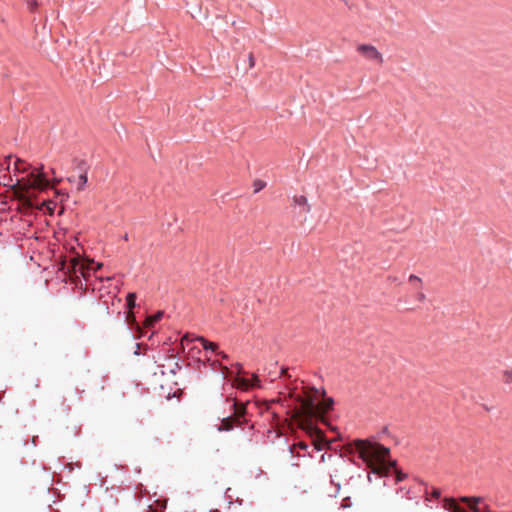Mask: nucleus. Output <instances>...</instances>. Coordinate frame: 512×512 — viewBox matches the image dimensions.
<instances>
[{"instance_id": "nucleus-6", "label": "nucleus", "mask_w": 512, "mask_h": 512, "mask_svg": "<svg viewBox=\"0 0 512 512\" xmlns=\"http://www.w3.org/2000/svg\"><path fill=\"white\" fill-rule=\"evenodd\" d=\"M93 263H94L93 260H86V261L80 262L77 259H73L71 261L72 268H73L74 272L79 271L84 278L87 277V272L88 271H90L92 269L93 270H98V269H100L102 267V264L98 263L97 266L95 268H93L92 267Z\"/></svg>"}, {"instance_id": "nucleus-20", "label": "nucleus", "mask_w": 512, "mask_h": 512, "mask_svg": "<svg viewBox=\"0 0 512 512\" xmlns=\"http://www.w3.org/2000/svg\"><path fill=\"white\" fill-rule=\"evenodd\" d=\"M126 320H127L128 324L133 325L136 323V318H135V315L132 312V310H129V312L127 313Z\"/></svg>"}, {"instance_id": "nucleus-13", "label": "nucleus", "mask_w": 512, "mask_h": 512, "mask_svg": "<svg viewBox=\"0 0 512 512\" xmlns=\"http://www.w3.org/2000/svg\"><path fill=\"white\" fill-rule=\"evenodd\" d=\"M294 203L298 206H304L306 208V212L310 211V205L308 204V200L305 196H295L293 199Z\"/></svg>"}, {"instance_id": "nucleus-4", "label": "nucleus", "mask_w": 512, "mask_h": 512, "mask_svg": "<svg viewBox=\"0 0 512 512\" xmlns=\"http://www.w3.org/2000/svg\"><path fill=\"white\" fill-rule=\"evenodd\" d=\"M232 406L233 414L222 419L218 427L219 431H230L234 427L241 426L247 422L245 418L247 413L246 404L234 401Z\"/></svg>"}, {"instance_id": "nucleus-23", "label": "nucleus", "mask_w": 512, "mask_h": 512, "mask_svg": "<svg viewBox=\"0 0 512 512\" xmlns=\"http://www.w3.org/2000/svg\"><path fill=\"white\" fill-rule=\"evenodd\" d=\"M28 5H29L30 10H34L37 6V3L35 0H33L31 2H28Z\"/></svg>"}, {"instance_id": "nucleus-14", "label": "nucleus", "mask_w": 512, "mask_h": 512, "mask_svg": "<svg viewBox=\"0 0 512 512\" xmlns=\"http://www.w3.org/2000/svg\"><path fill=\"white\" fill-rule=\"evenodd\" d=\"M502 380L505 384L512 383V369H506L502 373Z\"/></svg>"}, {"instance_id": "nucleus-7", "label": "nucleus", "mask_w": 512, "mask_h": 512, "mask_svg": "<svg viewBox=\"0 0 512 512\" xmlns=\"http://www.w3.org/2000/svg\"><path fill=\"white\" fill-rule=\"evenodd\" d=\"M317 408L319 409V415L317 419H320L324 422V415L332 410L334 405V400L332 398H324L321 402L317 403Z\"/></svg>"}, {"instance_id": "nucleus-27", "label": "nucleus", "mask_w": 512, "mask_h": 512, "mask_svg": "<svg viewBox=\"0 0 512 512\" xmlns=\"http://www.w3.org/2000/svg\"><path fill=\"white\" fill-rule=\"evenodd\" d=\"M403 479V476L397 472V481H401Z\"/></svg>"}, {"instance_id": "nucleus-3", "label": "nucleus", "mask_w": 512, "mask_h": 512, "mask_svg": "<svg viewBox=\"0 0 512 512\" xmlns=\"http://www.w3.org/2000/svg\"><path fill=\"white\" fill-rule=\"evenodd\" d=\"M300 409L296 411L297 417L300 418V426L307 430L313 431V419H317L319 415V409L317 408V397L308 395L305 398H299Z\"/></svg>"}, {"instance_id": "nucleus-12", "label": "nucleus", "mask_w": 512, "mask_h": 512, "mask_svg": "<svg viewBox=\"0 0 512 512\" xmlns=\"http://www.w3.org/2000/svg\"><path fill=\"white\" fill-rule=\"evenodd\" d=\"M197 340L201 343L202 347L206 350L210 349L212 351H216L218 348V345L216 343L210 342L203 337H199V338H197Z\"/></svg>"}, {"instance_id": "nucleus-16", "label": "nucleus", "mask_w": 512, "mask_h": 512, "mask_svg": "<svg viewBox=\"0 0 512 512\" xmlns=\"http://www.w3.org/2000/svg\"><path fill=\"white\" fill-rule=\"evenodd\" d=\"M126 300H127V307L129 308V310H132L135 307L136 294L129 293L126 297Z\"/></svg>"}, {"instance_id": "nucleus-17", "label": "nucleus", "mask_w": 512, "mask_h": 512, "mask_svg": "<svg viewBox=\"0 0 512 512\" xmlns=\"http://www.w3.org/2000/svg\"><path fill=\"white\" fill-rule=\"evenodd\" d=\"M87 180H88V179H87V175H86V173H83V174H81V175L79 176V185H78V187H77V189H78L79 191H82V190L84 189V187H85V185H86V183H87Z\"/></svg>"}, {"instance_id": "nucleus-25", "label": "nucleus", "mask_w": 512, "mask_h": 512, "mask_svg": "<svg viewBox=\"0 0 512 512\" xmlns=\"http://www.w3.org/2000/svg\"><path fill=\"white\" fill-rule=\"evenodd\" d=\"M432 495H433V497H435V498H439V497H440V491H439V490H437V489H435V490H433Z\"/></svg>"}, {"instance_id": "nucleus-5", "label": "nucleus", "mask_w": 512, "mask_h": 512, "mask_svg": "<svg viewBox=\"0 0 512 512\" xmlns=\"http://www.w3.org/2000/svg\"><path fill=\"white\" fill-rule=\"evenodd\" d=\"M356 51L366 60L371 61L377 65H382L384 62L382 53L371 44H359Z\"/></svg>"}, {"instance_id": "nucleus-28", "label": "nucleus", "mask_w": 512, "mask_h": 512, "mask_svg": "<svg viewBox=\"0 0 512 512\" xmlns=\"http://www.w3.org/2000/svg\"><path fill=\"white\" fill-rule=\"evenodd\" d=\"M219 354L221 355V357H222L223 359H226V358H227V355H226L225 353L220 352Z\"/></svg>"}, {"instance_id": "nucleus-2", "label": "nucleus", "mask_w": 512, "mask_h": 512, "mask_svg": "<svg viewBox=\"0 0 512 512\" xmlns=\"http://www.w3.org/2000/svg\"><path fill=\"white\" fill-rule=\"evenodd\" d=\"M43 169V165L35 168L27 178L17 180V183L12 186L15 197L27 208H39L35 201L36 195L32 190L44 191L49 187V180Z\"/></svg>"}, {"instance_id": "nucleus-22", "label": "nucleus", "mask_w": 512, "mask_h": 512, "mask_svg": "<svg viewBox=\"0 0 512 512\" xmlns=\"http://www.w3.org/2000/svg\"><path fill=\"white\" fill-rule=\"evenodd\" d=\"M239 385L245 389H247L250 386V384L248 383V380H246V379H241Z\"/></svg>"}, {"instance_id": "nucleus-11", "label": "nucleus", "mask_w": 512, "mask_h": 512, "mask_svg": "<svg viewBox=\"0 0 512 512\" xmlns=\"http://www.w3.org/2000/svg\"><path fill=\"white\" fill-rule=\"evenodd\" d=\"M408 282L414 291L423 289V281L417 275L411 274L408 278Z\"/></svg>"}, {"instance_id": "nucleus-10", "label": "nucleus", "mask_w": 512, "mask_h": 512, "mask_svg": "<svg viewBox=\"0 0 512 512\" xmlns=\"http://www.w3.org/2000/svg\"><path fill=\"white\" fill-rule=\"evenodd\" d=\"M162 317H163V312L162 311H158L154 315H150V316L146 317V319H145V321L143 323V326L145 328H150L155 323L159 322L162 319Z\"/></svg>"}, {"instance_id": "nucleus-19", "label": "nucleus", "mask_w": 512, "mask_h": 512, "mask_svg": "<svg viewBox=\"0 0 512 512\" xmlns=\"http://www.w3.org/2000/svg\"><path fill=\"white\" fill-rule=\"evenodd\" d=\"M415 299L422 303L425 301L426 299V295L425 293L423 292V289H420V290H415Z\"/></svg>"}, {"instance_id": "nucleus-9", "label": "nucleus", "mask_w": 512, "mask_h": 512, "mask_svg": "<svg viewBox=\"0 0 512 512\" xmlns=\"http://www.w3.org/2000/svg\"><path fill=\"white\" fill-rule=\"evenodd\" d=\"M460 501L465 503L469 509H471L473 512H479L478 510V503L479 498L478 497H462L460 498Z\"/></svg>"}, {"instance_id": "nucleus-18", "label": "nucleus", "mask_w": 512, "mask_h": 512, "mask_svg": "<svg viewBox=\"0 0 512 512\" xmlns=\"http://www.w3.org/2000/svg\"><path fill=\"white\" fill-rule=\"evenodd\" d=\"M266 186V183L262 180H256L254 183H253V187H254V192L257 193L259 192L260 190H262L264 187Z\"/></svg>"}, {"instance_id": "nucleus-8", "label": "nucleus", "mask_w": 512, "mask_h": 512, "mask_svg": "<svg viewBox=\"0 0 512 512\" xmlns=\"http://www.w3.org/2000/svg\"><path fill=\"white\" fill-rule=\"evenodd\" d=\"M444 508L449 512H467L465 507H461L455 499H445Z\"/></svg>"}, {"instance_id": "nucleus-15", "label": "nucleus", "mask_w": 512, "mask_h": 512, "mask_svg": "<svg viewBox=\"0 0 512 512\" xmlns=\"http://www.w3.org/2000/svg\"><path fill=\"white\" fill-rule=\"evenodd\" d=\"M14 166H15V170H17V171H18V172H20V173H24V172H26V171H27V165L25 164V162H24V161H22V160H20V159H17V160L15 161Z\"/></svg>"}, {"instance_id": "nucleus-1", "label": "nucleus", "mask_w": 512, "mask_h": 512, "mask_svg": "<svg viewBox=\"0 0 512 512\" xmlns=\"http://www.w3.org/2000/svg\"><path fill=\"white\" fill-rule=\"evenodd\" d=\"M355 449L373 473L386 476L396 462L390 459V449L367 440L355 441Z\"/></svg>"}, {"instance_id": "nucleus-21", "label": "nucleus", "mask_w": 512, "mask_h": 512, "mask_svg": "<svg viewBox=\"0 0 512 512\" xmlns=\"http://www.w3.org/2000/svg\"><path fill=\"white\" fill-rule=\"evenodd\" d=\"M249 67L253 68L255 66V58L252 53L248 55Z\"/></svg>"}, {"instance_id": "nucleus-29", "label": "nucleus", "mask_w": 512, "mask_h": 512, "mask_svg": "<svg viewBox=\"0 0 512 512\" xmlns=\"http://www.w3.org/2000/svg\"><path fill=\"white\" fill-rule=\"evenodd\" d=\"M299 446H300L301 448H303V449L307 448V445H306V444H304V443H300V444H299Z\"/></svg>"}, {"instance_id": "nucleus-26", "label": "nucleus", "mask_w": 512, "mask_h": 512, "mask_svg": "<svg viewBox=\"0 0 512 512\" xmlns=\"http://www.w3.org/2000/svg\"><path fill=\"white\" fill-rule=\"evenodd\" d=\"M104 382H105V381H104V379H102V380L100 381V389H101V390H103V389H104Z\"/></svg>"}, {"instance_id": "nucleus-24", "label": "nucleus", "mask_w": 512, "mask_h": 512, "mask_svg": "<svg viewBox=\"0 0 512 512\" xmlns=\"http://www.w3.org/2000/svg\"><path fill=\"white\" fill-rule=\"evenodd\" d=\"M281 376H287V377H290V375H288V370H287V368H282V370H281Z\"/></svg>"}]
</instances>
